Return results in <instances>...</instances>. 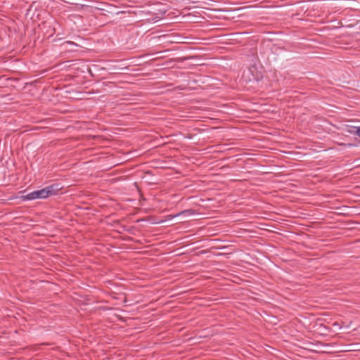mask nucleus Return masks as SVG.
<instances>
[{
	"label": "nucleus",
	"mask_w": 360,
	"mask_h": 360,
	"mask_svg": "<svg viewBox=\"0 0 360 360\" xmlns=\"http://www.w3.org/2000/svg\"><path fill=\"white\" fill-rule=\"evenodd\" d=\"M354 132L358 136H360V127H355Z\"/></svg>",
	"instance_id": "nucleus-4"
},
{
	"label": "nucleus",
	"mask_w": 360,
	"mask_h": 360,
	"mask_svg": "<svg viewBox=\"0 0 360 360\" xmlns=\"http://www.w3.org/2000/svg\"><path fill=\"white\" fill-rule=\"evenodd\" d=\"M61 189V186H60V184H55L50 185L45 188V190L49 191L47 192V196L56 195L57 193Z\"/></svg>",
	"instance_id": "nucleus-2"
},
{
	"label": "nucleus",
	"mask_w": 360,
	"mask_h": 360,
	"mask_svg": "<svg viewBox=\"0 0 360 360\" xmlns=\"http://www.w3.org/2000/svg\"><path fill=\"white\" fill-rule=\"evenodd\" d=\"M193 214H194L193 210H184L183 212H179V214H177L176 215H173V216L170 215L169 218L170 219H173V218H174L176 217H179V216H181V215H184V216H186V217H189V216L193 215Z\"/></svg>",
	"instance_id": "nucleus-3"
},
{
	"label": "nucleus",
	"mask_w": 360,
	"mask_h": 360,
	"mask_svg": "<svg viewBox=\"0 0 360 360\" xmlns=\"http://www.w3.org/2000/svg\"><path fill=\"white\" fill-rule=\"evenodd\" d=\"M47 191L44 188L41 190L34 191L27 193L26 195L23 196V199L25 200H32L35 199H44L48 198L47 196Z\"/></svg>",
	"instance_id": "nucleus-1"
}]
</instances>
